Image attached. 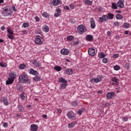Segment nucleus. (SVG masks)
Wrapping results in <instances>:
<instances>
[{
    "label": "nucleus",
    "mask_w": 131,
    "mask_h": 131,
    "mask_svg": "<svg viewBox=\"0 0 131 131\" xmlns=\"http://www.w3.org/2000/svg\"><path fill=\"white\" fill-rule=\"evenodd\" d=\"M62 112V110L61 109H58L57 110V113H61Z\"/></svg>",
    "instance_id": "obj_64"
},
{
    "label": "nucleus",
    "mask_w": 131,
    "mask_h": 131,
    "mask_svg": "<svg viewBox=\"0 0 131 131\" xmlns=\"http://www.w3.org/2000/svg\"><path fill=\"white\" fill-rule=\"evenodd\" d=\"M113 97H115V93L112 92L106 94V98L107 100H111Z\"/></svg>",
    "instance_id": "obj_9"
},
{
    "label": "nucleus",
    "mask_w": 131,
    "mask_h": 131,
    "mask_svg": "<svg viewBox=\"0 0 131 131\" xmlns=\"http://www.w3.org/2000/svg\"><path fill=\"white\" fill-rule=\"evenodd\" d=\"M56 12H57V13L60 14V13H61V9L60 8L57 9Z\"/></svg>",
    "instance_id": "obj_53"
},
{
    "label": "nucleus",
    "mask_w": 131,
    "mask_h": 131,
    "mask_svg": "<svg viewBox=\"0 0 131 131\" xmlns=\"http://www.w3.org/2000/svg\"><path fill=\"white\" fill-rule=\"evenodd\" d=\"M0 102H3L5 106L9 105V101H8V98L7 97H2L0 99Z\"/></svg>",
    "instance_id": "obj_12"
},
{
    "label": "nucleus",
    "mask_w": 131,
    "mask_h": 131,
    "mask_svg": "<svg viewBox=\"0 0 131 131\" xmlns=\"http://www.w3.org/2000/svg\"><path fill=\"white\" fill-rule=\"evenodd\" d=\"M90 23L92 29L96 28V23H95V19H94L93 18H91Z\"/></svg>",
    "instance_id": "obj_15"
},
{
    "label": "nucleus",
    "mask_w": 131,
    "mask_h": 131,
    "mask_svg": "<svg viewBox=\"0 0 131 131\" xmlns=\"http://www.w3.org/2000/svg\"><path fill=\"white\" fill-rule=\"evenodd\" d=\"M85 38L87 41H92V40L94 39V36H93L92 35H87Z\"/></svg>",
    "instance_id": "obj_17"
},
{
    "label": "nucleus",
    "mask_w": 131,
    "mask_h": 131,
    "mask_svg": "<svg viewBox=\"0 0 131 131\" xmlns=\"http://www.w3.org/2000/svg\"><path fill=\"white\" fill-rule=\"evenodd\" d=\"M60 16V14L59 13H55L54 14V17H59Z\"/></svg>",
    "instance_id": "obj_61"
},
{
    "label": "nucleus",
    "mask_w": 131,
    "mask_h": 131,
    "mask_svg": "<svg viewBox=\"0 0 131 131\" xmlns=\"http://www.w3.org/2000/svg\"><path fill=\"white\" fill-rule=\"evenodd\" d=\"M2 16H5L7 17V16H10L11 14H12V11H11L8 7H5L3 9V11L2 12Z\"/></svg>",
    "instance_id": "obj_3"
},
{
    "label": "nucleus",
    "mask_w": 131,
    "mask_h": 131,
    "mask_svg": "<svg viewBox=\"0 0 131 131\" xmlns=\"http://www.w3.org/2000/svg\"><path fill=\"white\" fill-rule=\"evenodd\" d=\"M79 44V40L77 39V41H75L73 43L74 46H77Z\"/></svg>",
    "instance_id": "obj_45"
},
{
    "label": "nucleus",
    "mask_w": 131,
    "mask_h": 131,
    "mask_svg": "<svg viewBox=\"0 0 131 131\" xmlns=\"http://www.w3.org/2000/svg\"><path fill=\"white\" fill-rule=\"evenodd\" d=\"M102 62L103 63H108V59H107V58H103V59H102Z\"/></svg>",
    "instance_id": "obj_44"
},
{
    "label": "nucleus",
    "mask_w": 131,
    "mask_h": 131,
    "mask_svg": "<svg viewBox=\"0 0 131 131\" xmlns=\"http://www.w3.org/2000/svg\"><path fill=\"white\" fill-rule=\"evenodd\" d=\"M42 29L43 31H45V32H49L50 30V28H49V26L47 25H45L44 26H43Z\"/></svg>",
    "instance_id": "obj_21"
},
{
    "label": "nucleus",
    "mask_w": 131,
    "mask_h": 131,
    "mask_svg": "<svg viewBox=\"0 0 131 131\" xmlns=\"http://www.w3.org/2000/svg\"><path fill=\"white\" fill-rule=\"evenodd\" d=\"M102 18H103L104 21H107V19H108V16L106 15H103L102 16Z\"/></svg>",
    "instance_id": "obj_43"
},
{
    "label": "nucleus",
    "mask_w": 131,
    "mask_h": 131,
    "mask_svg": "<svg viewBox=\"0 0 131 131\" xmlns=\"http://www.w3.org/2000/svg\"><path fill=\"white\" fill-rule=\"evenodd\" d=\"M88 54L89 56H95L96 55V52L95 51V49L94 48H90L88 51Z\"/></svg>",
    "instance_id": "obj_13"
},
{
    "label": "nucleus",
    "mask_w": 131,
    "mask_h": 131,
    "mask_svg": "<svg viewBox=\"0 0 131 131\" xmlns=\"http://www.w3.org/2000/svg\"><path fill=\"white\" fill-rule=\"evenodd\" d=\"M19 82L20 83H26L30 84L31 81L30 79L28 77V75L26 74H21L19 76Z\"/></svg>",
    "instance_id": "obj_1"
},
{
    "label": "nucleus",
    "mask_w": 131,
    "mask_h": 131,
    "mask_svg": "<svg viewBox=\"0 0 131 131\" xmlns=\"http://www.w3.org/2000/svg\"><path fill=\"white\" fill-rule=\"evenodd\" d=\"M103 78H104V77L103 76V75H99L96 78L94 79V82L95 83H98V82L102 81V80H103Z\"/></svg>",
    "instance_id": "obj_6"
},
{
    "label": "nucleus",
    "mask_w": 131,
    "mask_h": 131,
    "mask_svg": "<svg viewBox=\"0 0 131 131\" xmlns=\"http://www.w3.org/2000/svg\"><path fill=\"white\" fill-rule=\"evenodd\" d=\"M114 70L118 71V70H119L120 69V67L118 65H116L114 67Z\"/></svg>",
    "instance_id": "obj_34"
},
{
    "label": "nucleus",
    "mask_w": 131,
    "mask_h": 131,
    "mask_svg": "<svg viewBox=\"0 0 131 131\" xmlns=\"http://www.w3.org/2000/svg\"><path fill=\"white\" fill-rule=\"evenodd\" d=\"M98 57L99 58L103 59L106 57V54H104L103 52H101L100 53H99Z\"/></svg>",
    "instance_id": "obj_24"
},
{
    "label": "nucleus",
    "mask_w": 131,
    "mask_h": 131,
    "mask_svg": "<svg viewBox=\"0 0 131 131\" xmlns=\"http://www.w3.org/2000/svg\"><path fill=\"white\" fill-rule=\"evenodd\" d=\"M74 125H75V124L72 122V123H69L68 124V126L69 128H72V127H74Z\"/></svg>",
    "instance_id": "obj_29"
},
{
    "label": "nucleus",
    "mask_w": 131,
    "mask_h": 131,
    "mask_svg": "<svg viewBox=\"0 0 131 131\" xmlns=\"http://www.w3.org/2000/svg\"><path fill=\"white\" fill-rule=\"evenodd\" d=\"M20 97L21 100H24L25 99V96H24V94L23 93L20 94Z\"/></svg>",
    "instance_id": "obj_47"
},
{
    "label": "nucleus",
    "mask_w": 131,
    "mask_h": 131,
    "mask_svg": "<svg viewBox=\"0 0 131 131\" xmlns=\"http://www.w3.org/2000/svg\"><path fill=\"white\" fill-rule=\"evenodd\" d=\"M29 71V73L31 74H33V75H36L38 74V72L36 71H34L33 69H30Z\"/></svg>",
    "instance_id": "obj_19"
},
{
    "label": "nucleus",
    "mask_w": 131,
    "mask_h": 131,
    "mask_svg": "<svg viewBox=\"0 0 131 131\" xmlns=\"http://www.w3.org/2000/svg\"><path fill=\"white\" fill-rule=\"evenodd\" d=\"M39 79H40V78L37 75H35V77L33 78L34 81H38Z\"/></svg>",
    "instance_id": "obj_30"
},
{
    "label": "nucleus",
    "mask_w": 131,
    "mask_h": 131,
    "mask_svg": "<svg viewBox=\"0 0 131 131\" xmlns=\"http://www.w3.org/2000/svg\"><path fill=\"white\" fill-rule=\"evenodd\" d=\"M72 105L73 106H75V107H76V106H77V102L76 101H73L72 102Z\"/></svg>",
    "instance_id": "obj_48"
},
{
    "label": "nucleus",
    "mask_w": 131,
    "mask_h": 131,
    "mask_svg": "<svg viewBox=\"0 0 131 131\" xmlns=\"http://www.w3.org/2000/svg\"><path fill=\"white\" fill-rule=\"evenodd\" d=\"M4 127H8V123L7 122H5L3 123Z\"/></svg>",
    "instance_id": "obj_55"
},
{
    "label": "nucleus",
    "mask_w": 131,
    "mask_h": 131,
    "mask_svg": "<svg viewBox=\"0 0 131 131\" xmlns=\"http://www.w3.org/2000/svg\"><path fill=\"white\" fill-rule=\"evenodd\" d=\"M37 129H38V126L37 125L33 124L31 125V131H37Z\"/></svg>",
    "instance_id": "obj_16"
},
{
    "label": "nucleus",
    "mask_w": 131,
    "mask_h": 131,
    "mask_svg": "<svg viewBox=\"0 0 131 131\" xmlns=\"http://www.w3.org/2000/svg\"><path fill=\"white\" fill-rule=\"evenodd\" d=\"M67 40H69V41H71V40H73L74 39V36H69L67 38Z\"/></svg>",
    "instance_id": "obj_27"
},
{
    "label": "nucleus",
    "mask_w": 131,
    "mask_h": 131,
    "mask_svg": "<svg viewBox=\"0 0 131 131\" xmlns=\"http://www.w3.org/2000/svg\"><path fill=\"white\" fill-rule=\"evenodd\" d=\"M19 68H20V69H25V68H26V65H25L23 63L20 64L19 66Z\"/></svg>",
    "instance_id": "obj_32"
},
{
    "label": "nucleus",
    "mask_w": 131,
    "mask_h": 131,
    "mask_svg": "<svg viewBox=\"0 0 131 131\" xmlns=\"http://www.w3.org/2000/svg\"><path fill=\"white\" fill-rule=\"evenodd\" d=\"M16 89L18 90V91H23V87H22L21 85H17V86H16Z\"/></svg>",
    "instance_id": "obj_36"
},
{
    "label": "nucleus",
    "mask_w": 131,
    "mask_h": 131,
    "mask_svg": "<svg viewBox=\"0 0 131 131\" xmlns=\"http://www.w3.org/2000/svg\"><path fill=\"white\" fill-rule=\"evenodd\" d=\"M35 41L37 45H41L42 43V41H41V37H40L39 35H37L36 36Z\"/></svg>",
    "instance_id": "obj_8"
},
{
    "label": "nucleus",
    "mask_w": 131,
    "mask_h": 131,
    "mask_svg": "<svg viewBox=\"0 0 131 131\" xmlns=\"http://www.w3.org/2000/svg\"><path fill=\"white\" fill-rule=\"evenodd\" d=\"M7 36L10 38V39H15V37L13 36V35L9 34L7 35Z\"/></svg>",
    "instance_id": "obj_40"
},
{
    "label": "nucleus",
    "mask_w": 131,
    "mask_h": 131,
    "mask_svg": "<svg viewBox=\"0 0 131 131\" xmlns=\"http://www.w3.org/2000/svg\"><path fill=\"white\" fill-rule=\"evenodd\" d=\"M17 107H18L19 112H23V111L24 110V107L22 105H18Z\"/></svg>",
    "instance_id": "obj_26"
},
{
    "label": "nucleus",
    "mask_w": 131,
    "mask_h": 131,
    "mask_svg": "<svg viewBox=\"0 0 131 131\" xmlns=\"http://www.w3.org/2000/svg\"><path fill=\"white\" fill-rule=\"evenodd\" d=\"M112 9H114L115 10H117V6H116V4L112 3Z\"/></svg>",
    "instance_id": "obj_37"
},
{
    "label": "nucleus",
    "mask_w": 131,
    "mask_h": 131,
    "mask_svg": "<svg viewBox=\"0 0 131 131\" xmlns=\"http://www.w3.org/2000/svg\"><path fill=\"white\" fill-rule=\"evenodd\" d=\"M116 18L118 20H121V19H123V16H122L121 14H117L116 15Z\"/></svg>",
    "instance_id": "obj_25"
},
{
    "label": "nucleus",
    "mask_w": 131,
    "mask_h": 131,
    "mask_svg": "<svg viewBox=\"0 0 131 131\" xmlns=\"http://www.w3.org/2000/svg\"><path fill=\"white\" fill-rule=\"evenodd\" d=\"M5 29H6V28L5 27V26L1 27V30H3L4 31Z\"/></svg>",
    "instance_id": "obj_63"
},
{
    "label": "nucleus",
    "mask_w": 131,
    "mask_h": 131,
    "mask_svg": "<svg viewBox=\"0 0 131 131\" xmlns=\"http://www.w3.org/2000/svg\"><path fill=\"white\" fill-rule=\"evenodd\" d=\"M77 29H78V33L80 34H82V33H83V32H85V31H86L85 27L84 26H83V25H81L78 26Z\"/></svg>",
    "instance_id": "obj_4"
},
{
    "label": "nucleus",
    "mask_w": 131,
    "mask_h": 131,
    "mask_svg": "<svg viewBox=\"0 0 131 131\" xmlns=\"http://www.w3.org/2000/svg\"><path fill=\"white\" fill-rule=\"evenodd\" d=\"M86 109L84 108H82L80 109L79 111H77V113L79 114V115H81L82 113H83V112L86 111Z\"/></svg>",
    "instance_id": "obj_23"
},
{
    "label": "nucleus",
    "mask_w": 131,
    "mask_h": 131,
    "mask_svg": "<svg viewBox=\"0 0 131 131\" xmlns=\"http://www.w3.org/2000/svg\"><path fill=\"white\" fill-rule=\"evenodd\" d=\"M50 4L53 6H59V4H61L60 0H51Z\"/></svg>",
    "instance_id": "obj_10"
},
{
    "label": "nucleus",
    "mask_w": 131,
    "mask_h": 131,
    "mask_svg": "<svg viewBox=\"0 0 131 131\" xmlns=\"http://www.w3.org/2000/svg\"><path fill=\"white\" fill-rule=\"evenodd\" d=\"M61 55H69V50L67 49H62L60 51Z\"/></svg>",
    "instance_id": "obj_14"
},
{
    "label": "nucleus",
    "mask_w": 131,
    "mask_h": 131,
    "mask_svg": "<svg viewBox=\"0 0 131 131\" xmlns=\"http://www.w3.org/2000/svg\"><path fill=\"white\" fill-rule=\"evenodd\" d=\"M35 19L36 22H39V18H38V17L36 16L35 17Z\"/></svg>",
    "instance_id": "obj_57"
},
{
    "label": "nucleus",
    "mask_w": 131,
    "mask_h": 131,
    "mask_svg": "<svg viewBox=\"0 0 131 131\" xmlns=\"http://www.w3.org/2000/svg\"><path fill=\"white\" fill-rule=\"evenodd\" d=\"M59 82H60L61 83H68L67 81H66V80H65V78H64L63 77H61L59 79Z\"/></svg>",
    "instance_id": "obj_20"
},
{
    "label": "nucleus",
    "mask_w": 131,
    "mask_h": 131,
    "mask_svg": "<svg viewBox=\"0 0 131 131\" xmlns=\"http://www.w3.org/2000/svg\"><path fill=\"white\" fill-rule=\"evenodd\" d=\"M117 5L119 8L122 9L124 7V0H119L117 3Z\"/></svg>",
    "instance_id": "obj_11"
},
{
    "label": "nucleus",
    "mask_w": 131,
    "mask_h": 131,
    "mask_svg": "<svg viewBox=\"0 0 131 131\" xmlns=\"http://www.w3.org/2000/svg\"><path fill=\"white\" fill-rule=\"evenodd\" d=\"M84 3H85L86 5H88L89 6L93 4V2L90 0H85Z\"/></svg>",
    "instance_id": "obj_33"
},
{
    "label": "nucleus",
    "mask_w": 131,
    "mask_h": 131,
    "mask_svg": "<svg viewBox=\"0 0 131 131\" xmlns=\"http://www.w3.org/2000/svg\"><path fill=\"white\" fill-rule=\"evenodd\" d=\"M70 22H71V23H72V24H74L75 23V22H76V21H75V20L74 19H71L70 20Z\"/></svg>",
    "instance_id": "obj_52"
},
{
    "label": "nucleus",
    "mask_w": 131,
    "mask_h": 131,
    "mask_svg": "<svg viewBox=\"0 0 131 131\" xmlns=\"http://www.w3.org/2000/svg\"><path fill=\"white\" fill-rule=\"evenodd\" d=\"M123 121H127V117H124L122 118Z\"/></svg>",
    "instance_id": "obj_56"
},
{
    "label": "nucleus",
    "mask_w": 131,
    "mask_h": 131,
    "mask_svg": "<svg viewBox=\"0 0 131 131\" xmlns=\"http://www.w3.org/2000/svg\"><path fill=\"white\" fill-rule=\"evenodd\" d=\"M99 22H100V23H103V22L104 21V19L103 18V17H99Z\"/></svg>",
    "instance_id": "obj_49"
},
{
    "label": "nucleus",
    "mask_w": 131,
    "mask_h": 131,
    "mask_svg": "<svg viewBox=\"0 0 131 131\" xmlns=\"http://www.w3.org/2000/svg\"><path fill=\"white\" fill-rule=\"evenodd\" d=\"M42 16L43 17H44L45 18H48V16H49L48 15V13L47 12H44L42 14Z\"/></svg>",
    "instance_id": "obj_46"
},
{
    "label": "nucleus",
    "mask_w": 131,
    "mask_h": 131,
    "mask_svg": "<svg viewBox=\"0 0 131 131\" xmlns=\"http://www.w3.org/2000/svg\"><path fill=\"white\" fill-rule=\"evenodd\" d=\"M9 76L8 80L6 81V84H12L14 82L15 78H16V75L14 73H10Z\"/></svg>",
    "instance_id": "obj_2"
},
{
    "label": "nucleus",
    "mask_w": 131,
    "mask_h": 131,
    "mask_svg": "<svg viewBox=\"0 0 131 131\" xmlns=\"http://www.w3.org/2000/svg\"><path fill=\"white\" fill-rule=\"evenodd\" d=\"M35 32H36V33L39 34V33H40V30H39V29H36L35 30Z\"/></svg>",
    "instance_id": "obj_58"
},
{
    "label": "nucleus",
    "mask_w": 131,
    "mask_h": 131,
    "mask_svg": "<svg viewBox=\"0 0 131 131\" xmlns=\"http://www.w3.org/2000/svg\"><path fill=\"white\" fill-rule=\"evenodd\" d=\"M124 68H126V69L129 70V63L125 62L124 64Z\"/></svg>",
    "instance_id": "obj_31"
},
{
    "label": "nucleus",
    "mask_w": 131,
    "mask_h": 131,
    "mask_svg": "<svg viewBox=\"0 0 131 131\" xmlns=\"http://www.w3.org/2000/svg\"><path fill=\"white\" fill-rule=\"evenodd\" d=\"M54 69L56 70V71H61V67L56 66L54 67Z\"/></svg>",
    "instance_id": "obj_39"
},
{
    "label": "nucleus",
    "mask_w": 131,
    "mask_h": 131,
    "mask_svg": "<svg viewBox=\"0 0 131 131\" xmlns=\"http://www.w3.org/2000/svg\"><path fill=\"white\" fill-rule=\"evenodd\" d=\"M42 117L43 118H44L45 119H47V117H48V116H47V115H42Z\"/></svg>",
    "instance_id": "obj_59"
},
{
    "label": "nucleus",
    "mask_w": 131,
    "mask_h": 131,
    "mask_svg": "<svg viewBox=\"0 0 131 131\" xmlns=\"http://www.w3.org/2000/svg\"><path fill=\"white\" fill-rule=\"evenodd\" d=\"M70 8H71V9H74V4H71L70 5Z\"/></svg>",
    "instance_id": "obj_54"
},
{
    "label": "nucleus",
    "mask_w": 131,
    "mask_h": 131,
    "mask_svg": "<svg viewBox=\"0 0 131 131\" xmlns=\"http://www.w3.org/2000/svg\"><path fill=\"white\" fill-rule=\"evenodd\" d=\"M23 26L24 27V28H26L29 26V24L27 23H24L23 25Z\"/></svg>",
    "instance_id": "obj_41"
},
{
    "label": "nucleus",
    "mask_w": 131,
    "mask_h": 131,
    "mask_svg": "<svg viewBox=\"0 0 131 131\" xmlns=\"http://www.w3.org/2000/svg\"><path fill=\"white\" fill-rule=\"evenodd\" d=\"M7 32H8V33L9 34L14 35V32L12 30H11V29H10L9 28L7 30Z\"/></svg>",
    "instance_id": "obj_38"
},
{
    "label": "nucleus",
    "mask_w": 131,
    "mask_h": 131,
    "mask_svg": "<svg viewBox=\"0 0 131 131\" xmlns=\"http://www.w3.org/2000/svg\"><path fill=\"white\" fill-rule=\"evenodd\" d=\"M119 24H120V23L118 21H116V22L114 23V25L115 26H119Z\"/></svg>",
    "instance_id": "obj_50"
},
{
    "label": "nucleus",
    "mask_w": 131,
    "mask_h": 131,
    "mask_svg": "<svg viewBox=\"0 0 131 131\" xmlns=\"http://www.w3.org/2000/svg\"><path fill=\"white\" fill-rule=\"evenodd\" d=\"M112 81H113L114 82H116V83H118V79L116 78V77H114L112 79Z\"/></svg>",
    "instance_id": "obj_42"
},
{
    "label": "nucleus",
    "mask_w": 131,
    "mask_h": 131,
    "mask_svg": "<svg viewBox=\"0 0 131 131\" xmlns=\"http://www.w3.org/2000/svg\"><path fill=\"white\" fill-rule=\"evenodd\" d=\"M1 67H7V64H4L2 62L0 63Z\"/></svg>",
    "instance_id": "obj_51"
},
{
    "label": "nucleus",
    "mask_w": 131,
    "mask_h": 131,
    "mask_svg": "<svg viewBox=\"0 0 131 131\" xmlns=\"http://www.w3.org/2000/svg\"><path fill=\"white\" fill-rule=\"evenodd\" d=\"M67 85V83H62L60 85V90H64Z\"/></svg>",
    "instance_id": "obj_28"
},
{
    "label": "nucleus",
    "mask_w": 131,
    "mask_h": 131,
    "mask_svg": "<svg viewBox=\"0 0 131 131\" xmlns=\"http://www.w3.org/2000/svg\"><path fill=\"white\" fill-rule=\"evenodd\" d=\"M107 16L108 19L112 20V19H113V17H114V14L113 13H108L107 14Z\"/></svg>",
    "instance_id": "obj_22"
},
{
    "label": "nucleus",
    "mask_w": 131,
    "mask_h": 131,
    "mask_svg": "<svg viewBox=\"0 0 131 131\" xmlns=\"http://www.w3.org/2000/svg\"><path fill=\"white\" fill-rule=\"evenodd\" d=\"M106 34H107V35L108 36H110V35H111V32H110V31H107V33H106Z\"/></svg>",
    "instance_id": "obj_60"
},
{
    "label": "nucleus",
    "mask_w": 131,
    "mask_h": 131,
    "mask_svg": "<svg viewBox=\"0 0 131 131\" xmlns=\"http://www.w3.org/2000/svg\"><path fill=\"white\" fill-rule=\"evenodd\" d=\"M64 9H65V10H69V7L65 6Z\"/></svg>",
    "instance_id": "obj_62"
},
{
    "label": "nucleus",
    "mask_w": 131,
    "mask_h": 131,
    "mask_svg": "<svg viewBox=\"0 0 131 131\" xmlns=\"http://www.w3.org/2000/svg\"><path fill=\"white\" fill-rule=\"evenodd\" d=\"M67 116L70 119H73L74 120L75 119V115L74 114V113L72 111H70L68 113Z\"/></svg>",
    "instance_id": "obj_7"
},
{
    "label": "nucleus",
    "mask_w": 131,
    "mask_h": 131,
    "mask_svg": "<svg viewBox=\"0 0 131 131\" xmlns=\"http://www.w3.org/2000/svg\"><path fill=\"white\" fill-rule=\"evenodd\" d=\"M32 63L34 64V66H35V67L41 68V63L39 62V61L33 59V60H32Z\"/></svg>",
    "instance_id": "obj_5"
},
{
    "label": "nucleus",
    "mask_w": 131,
    "mask_h": 131,
    "mask_svg": "<svg viewBox=\"0 0 131 131\" xmlns=\"http://www.w3.org/2000/svg\"><path fill=\"white\" fill-rule=\"evenodd\" d=\"M124 28H129V24L125 23L123 25Z\"/></svg>",
    "instance_id": "obj_35"
},
{
    "label": "nucleus",
    "mask_w": 131,
    "mask_h": 131,
    "mask_svg": "<svg viewBox=\"0 0 131 131\" xmlns=\"http://www.w3.org/2000/svg\"><path fill=\"white\" fill-rule=\"evenodd\" d=\"M66 73L68 75H71V74H73V70L71 69H68L66 70Z\"/></svg>",
    "instance_id": "obj_18"
}]
</instances>
